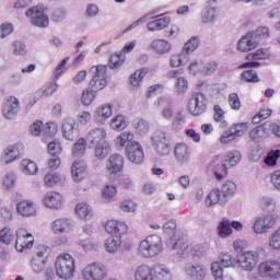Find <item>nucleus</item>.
Listing matches in <instances>:
<instances>
[{
  "label": "nucleus",
  "mask_w": 280,
  "mask_h": 280,
  "mask_svg": "<svg viewBox=\"0 0 280 280\" xmlns=\"http://www.w3.org/2000/svg\"><path fill=\"white\" fill-rule=\"evenodd\" d=\"M138 253L145 259L158 257V255L163 253V240L159 235L147 236L142 242H140Z\"/></svg>",
  "instance_id": "nucleus-1"
},
{
  "label": "nucleus",
  "mask_w": 280,
  "mask_h": 280,
  "mask_svg": "<svg viewBox=\"0 0 280 280\" xmlns=\"http://www.w3.org/2000/svg\"><path fill=\"white\" fill-rule=\"evenodd\" d=\"M56 275L59 279H73L75 272V260L70 254L60 255L55 262Z\"/></svg>",
  "instance_id": "nucleus-2"
},
{
  "label": "nucleus",
  "mask_w": 280,
  "mask_h": 280,
  "mask_svg": "<svg viewBox=\"0 0 280 280\" xmlns=\"http://www.w3.org/2000/svg\"><path fill=\"white\" fill-rule=\"evenodd\" d=\"M235 266H237V260L231 254H221L219 261H214L211 265V272L214 280H224L223 268H235Z\"/></svg>",
  "instance_id": "nucleus-3"
},
{
  "label": "nucleus",
  "mask_w": 280,
  "mask_h": 280,
  "mask_svg": "<svg viewBox=\"0 0 280 280\" xmlns=\"http://www.w3.org/2000/svg\"><path fill=\"white\" fill-rule=\"evenodd\" d=\"M106 71H108L106 66H93L90 69L92 79L90 81L89 89L94 93L102 91L108 84V81L106 80Z\"/></svg>",
  "instance_id": "nucleus-4"
},
{
  "label": "nucleus",
  "mask_w": 280,
  "mask_h": 280,
  "mask_svg": "<svg viewBox=\"0 0 280 280\" xmlns=\"http://www.w3.org/2000/svg\"><path fill=\"white\" fill-rule=\"evenodd\" d=\"M152 145L160 156H167L172 152V144L163 131H156L151 137Z\"/></svg>",
  "instance_id": "nucleus-5"
},
{
  "label": "nucleus",
  "mask_w": 280,
  "mask_h": 280,
  "mask_svg": "<svg viewBox=\"0 0 280 280\" xmlns=\"http://www.w3.org/2000/svg\"><path fill=\"white\" fill-rule=\"evenodd\" d=\"M188 110L194 117L202 115V113L207 110V96H205L202 92L191 93L188 101Z\"/></svg>",
  "instance_id": "nucleus-6"
},
{
  "label": "nucleus",
  "mask_w": 280,
  "mask_h": 280,
  "mask_svg": "<svg viewBox=\"0 0 280 280\" xmlns=\"http://www.w3.org/2000/svg\"><path fill=\"white\" fill-rule=\"evenodd\" d=\"M107 270L102 264L93 262L82 270L84 280H103L106 279Z\"/></svg>",
  "instance_id": "nucleus-7"
},
{
  "label": "nucleus",
  "mask_w": 280,
  "mask_h": 280,
  "mask_svg": "<svg viewBox=\"0 0 280 280\" xmlns=\"http://www.w3.org/2000/svg\"><path fill=\"white\" fill-rule=\"evenodd\" d=\"M268 58H270V50L260 48L254 52H249L246 56L248 62L242 63L240 69H257V67H261V63L255 60H268Z\"/></svg>",
  "instance_id": "nucleus-8"
},
{
  "label": "nucleus",
  "mask_w": 280,
  "mask_h": 280,
  "mask_svg": "<svg viewBox=\"0 0 280 280\" xmlns=\"http://www.w3.org/2000/svg\"><path fill=\"white\" fill-rule=\"evenodd\" d=\"M125 154L131 163H135L136 165H141L145 159V154L143 153V147L140 145L139 142L133 141L129 142L126 145Z\"/></svg>",
  "instance_id": "nucleus-9"
},
{
  "label": "nucleus",
  "mask_w": 280,
  "mask_h": 280,
  "mask_svg": "<svg viewBox=\"0 0 280 280\" xmlns=\"http://www.w3.org/2000/svg\"><path fill=\"white\" fill-rule=\"evenodd\" d=\"M26 16L31 19L35 27H49V16L45 15L43 7H33L26 11Z\"/></svg>",
  "instance_id": "nucleus-10"
},
{
  "label": "nucleus",
  "mask_w": 280,
  "mask_h": 280,
  "mask_svg": "<svg viewBox=\"0 0 280 280\" xmlns=\"http://www.w3.org/2000/svg\"><path fill=\"white\" fill-rule=\"evenodd\" d=\"M167 246L171 250H175L176 255L182 257V259H186L189 255H196L194 248L182 238H172V242H167Z\"/></svg>",
  "instance_id": "nucleus-11"
},
{
  "label": "nucleus",
  "mask_w": 280,
  "mask_h": 280,
  "mask_svg": "<svg viewBox=\"0 0 280 280\" xmlns=\"http://www.w3.org/2000/svg\"><path fill=\"white\" fill-rule=\"evenodd\" d=\"M248 128L247 122H240L230 127L222 136H221V143L226 144L231 143V141H235L237 137H242L246 129Z\"/></svg>",
  "instance_id": "nucleus-12"
},
{
  "label": "nucleus",
  "mask_w": 280,
  "mask_h": 280,
  "mask_svg": "<svg viewBox=\"0 0 280 280\" xmlns=\"http://www.w3.org/2000/svg\"><path fill=\"white\" fill-rule=\"evenodd\" d=\"M61 132L68 141H75L80 137V129H78V124L72 117H67L62 120Z\"/></svg>",
  "instance_id": "nucleus-13"
},
{
  "label": "nucleus",
  "mask_w": 280,
  "mask_h": 280,
  "mask_svg": "<svg viewBox=\"0 0 280 280\" xmlns=\"http://www.w3.org/2000/svg\"><path fill=\"white\" fill-rule=\"evenodd\" d=\"M259 261V254L257 252H245L241 254L237 258V266L242 270L250 271L257 266Z\"/></svg>",
  "instance_id": "nucleus-14"
},
{
  "label": "nucleus",
  "mask_w": 280,
  "mask_h": 280,
  "mask_svg": "<svg viewBox=\"0 0 280 280\" xmlns=\"http://www.w3.org/2000/svg\"><path fill=\"white\" fill-rule=\"evenodd\" d=\"M34 246V236L27 230L21 228L16 231L15 250L23 253L24 248Z\"/></svg>",
  "instance_id": "nucleus-15"
},
{
  "label": "nucleus",
  "mask_w": 280,
  "mask_h": 280,
  "mask_svg": "<svg viewBox=\"0 0 280 280\" xmlns=\"http://www.w3.org/2000/svg\"><path fill=\"white\" fill-rule=\"evenodd\" d=\"M258 272L260 277H270V279H279L280 264L279 261L270 260L259 265Z\"/></svg>",
  "instance_id": "nucleus-16"
},
{
  "label": "nucleus",
  "mask_w": 280,
  "mask_h": 280,
  "mask_svg": "<svg viewBox=\"0 0 280 280\" xmlns=\"http://www.w3.org/2000/svg\"><path fill=\"white\" fill-rule=\"evenodd\" d=\"M209 172H212L214 174L217 180H222V178H226V170H229V166H226L224 160L220 158H214L208 165Z\"/></svg>",
  "instance_id": "nucleus-17"
},
{
  "label": "nucleus",
  "mask_w": 280,
  "mask_h": 280,
  "mask_svg": "<svg viewBox=\"0 0 280 280\" xmlns=\"http://www.w3.org/2000/svg\"><path fill=\"white\" fill-rule=\"evenodd\" d=\"M173 277L172 269L164 264H155L151 267V280H171Z\"/></svg>",
  "instance_id": "nucleus-18"
},
{
  "label": "nucleus",
  "mask_w": 280,
  "mask_h": 280,
  "mask_svg": "<svg viewBox=\"0 0 280 280\" xmlns=\"http://www.w3.org/2000/svg\"><path fill=\"white\" fill-rule=\"evenodd\" d=\"M152 19L154 20L147 24V30L149 32H161V30H165L172 21V19L165 15V13L152 16Z\"/></svg>",
  "instance_id": "nucleus-19"
},
{
  "label": "nucleus",
  "mask_w": 280,
  "mask_h": 280,
  "mask_svg": "<svg viewBox=\"0 0 280 280\" xmlns=\"http://www.w3.org/2000/svg\"><path fill=\"white\" fill-rule=\"evenodd\" d=\"M174 156L180 165H187L191 159V150L186 143H177L174 148Z\"/></svg>",
  "instance_id": "nucleus-20"
},
{
  "label": "nucleus",
  "mask_w": 280,
  "mask_h": 280,
  "mask_svg": "<svg viewBox=\"0 0 280 280\" xmlns=\"http://www.w3.org/2000/svg\"><path fill=\"white\" fill-rule=\"evenodd\" d=\"M19 113V100L14 96L9 97L2 106V115L5 119H14Z\"/></svg>",
  "instance_id": "nucleus-21"
},
{
  "label": "nucleus",
  "mask_w": 280,
  "mask_h": 280,
  "mask_svg": "<svg viewBox=\"0 0 280 280\" xmlns=\"http://www.w3.org/2000/svg\"><path fill=\"white\" fill-rule=\"evenodd\" d=\"M148 49L154 51L158 56H165L172 51V44L166 39H154L151 42Z\"/></svg>",
  "instance_id": "nucleus-22"
},
{
  "label": "nucleus",
  "mask_w": 280,
  "mask_h": 280,
  "mask_svg": "<svg viewBox=\"0 0 280 280\" xmlns=\"http://www.w3.org/2000/svg\"><path fill=\"white\" fill-rule=\"evenodd\" d=\"M272 226H275V219L271 215H267L258 218L255 221L253 229L254 232L261 235L264 233H268V229H272Z\"/></svg>",
  "instance_id": "nucleus-23"
},
{
  "label": "nucleus",
  "mask_w": 280,
  "mask_h": 280,
  "mask_svg": "<svg viewBox=\"0 0 280 280\" xmlns=\"http://www.w3.org/2000/svg\"><path fill=\"white\" fill-rule=\"evenodd\" d=\"M258 45L259 40L255 39L253 32H249L238 40L237 49L238 51H253Z\"/></svg>",
  "instance_id": "nucleus-24"
},
{
  "label": "nucleus",
  "mask_w": 280,
  "mask_h": 280,
  "mask_svg": "<svg viewBox=\"0 0 280 280\" xmlns=\"http://www.w3.org/2000/svg\"><path fill=\"white\" fill-rule=\"evenodd\" d=\"M186 273L192 280H206L207 267L205 265H188L186 267Z\"/></svg>",
  "instance_id": "nucleus-25"
},
{
  "label": "nucleus",
  "mask_w": 280,
  "mask_h": 280,
  "mask_svg": "<svg viewBox=\"0 0 280 280\" xmlns=\"http://www.w3.org/2000/svg\"><path fill=\"white\" fill-rule=\"evenodd\" d=\"M105 231L110 235L121 236L128 231V226L124 222L110 220L106 222Z\"/></svg>",
  "instance_id": "nucleus-26"
},
{
  "label": "nucleus",
  "mask_w": 280,
  "mask_h": 280,
  "mask_svg": "<svg viewBox=\"0 0 280 280\" xmlns=\"http://www.w3.org/2000/svg\"><path fill=\"white\" fill-rule=\"evenodd\" d=\"M23 154V144H15L8 147L4 150L3 161L5 165L12 163L13 161H16Z\"/></svg>",
  "instance_id": "nucleus-27"
},
{
  "label": "nucleus",
  "mask_w": 280,
  "mask_h": 280,
  "mask_svg": "<svg viewBox=\"0 0 280 280\" xmlns=\"http://www.w3.org/2000/svg\"><path fill=\"white\" fill-rule=\"evenodd\" d=\"M270 137V128L268 125H260L249 131V139L254 143H259L262 139H268Z\"/></svg>",
  "instance_id": "nucleus-28"
},
{
  "label": "nucleus",
  "mask_w": 280,
  "mask_h": 280,
  "mask_svg": "<svg viewBox=\"0 0 280 280\" xmlns=\"http://www.w3.org/2000/svg\"><path fill=\"white\" fill-rule=\"evenodd\" d=\"M44 205L48 209H60L62 207V196L58 192H47L44 197Z\"/></svg>",
  "instance_id": "nucleus-29"
},
{
  "label": "nucleus",
  "mask_w": 280,
  "mask_h": 280,
  "mask_svg": "<svg viewBox=\"0 0 280 280\" xmlns=\"http://www.w3.org/2000/svg\"><path fill=\"white\" fill-rule=\"evenodd\" d=\"M86 141H89L91 145H96L97 143L106 142V130H104V128L92 129L86 135Z\"/></svg>",
  "instance_id": "nucleus-30"
},
{
  "label": "nucleus",
  "mask_w": 280,
  "mask_h": 280,
  "mask_svg": "<svg viewBox=\"0 0 280 280\" xmlns=\"http://www.w3.org/2000/svg\"><path fill=\"white\" fill-rule=\"evenodd\" d=\"M107 170L110 174H118L121 170H124V156L120 154H113L108 159Z\"/></svg>",
  "instance_id": "nucleus-31"
},
{
  "label": "nucleus",
  "mask_w": 280,
  "mask_h": 280,
  "mask_svg": "<svg viewBox=\"0 0 280 280\" xmlns=\"http://www.w3.org/2000/svg\"><path fill=\"white\" fill-rule=\"evenodd\" d=\"M16 210L20 215H23L24 218L36 215V206H34L32 201H20L16 206Z\"/></svg>",
  "instance_id": "nucleus-32"
},
{
  "label": "nucleus",
  "mask_w": 280,
  "mask_h": 280,
  "mask_svg": "<svg viewBox=\"0 0 280 280\" xmlns=\"http://www.w3.org/2000/svg\"><path fill=\"white\" fill-rule=\"evenodd\" d=\"M226 205V198L222 196V192L220 189L215 188L212 191L209 192V195L206 198V206L207 207H213V205Z\"/></svg>",
  "instance_id": "nucleus-33"
},
{
  "label": "nucleus",
  "mask_w": 280,
  "mask_h": 280,
  "mask_svg": "<svg viewBox=\"0 0 280 280\" xmlns=\"http://www.w3.org/2000/svg\"><path fill=\"white\" fill-rule=\"evenodd\" d=\"M113 115V107L110 105H102L95 110V121L97 124H105L106 119L112 117Z\"/></svg>",
  "instance_id": "nucleus-34"
},
{
  "label": "nucleus",
  "mask_w": 280,
  "mask_h": 280,
  "mask_svg": "<svg viewBox=\"0 0 280 280\" xmlns=\"http://www.w3.org/2000/svg\"><path fill=\"white\" fill-rule=\"evenodd\" d=\"M135 280H152V267L140 265L133 270Z\"/></svg>",
  "instance_id": "nucleus-35"
},
{
  "label": "nucleus",
  "mask_w": 280,
  "mask_h": 280,
  "mask_svg": "<svg viewBox=\"0 0 280 280\" xmlns=\"http://www.w3.org/2000/svg\"><path fill=\"white\" fill-rule=\"evenodd\" d=\"M51 229L56 235L58 233H69L71 231V221L69 219H57L52 222Z\"/></svg>",
  "instance_id": "nucleus-36"
},
{
  "label": "nucleus",
  "mask_w": 280,
  "mask_h": 280,
  "mask_svg": "<svg viewBox=\"0 0 280 280\" xmlns=\"http://www.w3.org/2000/svg\"><path fill=\"white\" fill-rule=\"evenodd\" d=\"M72 178L75 183L82 180L86 176V165L82 162H74L71 167Z\"/></svg>",
  "instance_id": "nucleus-37"
},
{
  "label": "nucleus",
  "mask_w": 280,
  "mask_h": 280,
  "mask_svg": "<svg viewBox=\"0 0 280 280\" xmlns=\"http://www.w3.org/2000/svg\"><path fill=\"white\" fill-rule=\"evenodd\" d=\"M110 154V144L107 141L94 144V156L101 161Z\"/></svg>",
  "instance_id": "nucleus-38"
},
{
  "label": "nucleus",
  "mask_w": 280,
  "mask_h": 280,
  "mask_svg": "<svg viewBox=\"0 0 280 280\" xmlns=\"http://www.w3.org/2000/svg\"><path fill=\"white\" fill-rule=\"evenodd\" d=\"M242 161V153H240V151H229L225 156L223 162L225 163L228 170L230 167H235V165H237V163H240Z\"/></svg>",
  "instance_id": "nucleus-39"
},
{
  "label": "nucleus",
  "mask_w": 280,
  "mask_h": 280,
  "mask_svg": "<svg viewBox=\"0 0 280 280\" xmlns=\"http://www.w3.org/2000/svg\"><path fill=\"white\" fill-rule=\"evenodd\" d=\"M51 253V248L47 245H37L34 250V255L32 259H39L43 261H48L49 254Z\"/></svg>",
  "instance_id": "nucleus-40"
},
{
  "label": "nucleus",
  "mask_w": 280,
  "mask_h": 280,
  "mask_svg": "<svg viewBox=\"0 0 280 280\" xmlns=\"http://www.w3.org/2000/svg\"><path fill=\"white\" fill-rule=\"evenodd\" d=\"M121 247V236H110L106 240L105 250L115 254Z\"/></svg>",
  "instance_id": "nucleus-41"
},
{
  "label": "nucleus",
  "mask_w": 280,
  "mask_h": 280,
  "mask_svg": "<svg viewBox=\"0 0 280 280\" xmlns=\"http://www.w3.org/2000/svg\"><path fill=\"white\" fill-rule=\"evenodd\" d=\"M75 213L81 220H90L93 217V210L84 202L77 205Z\"/></svg>",
  "instance_id": "nucleus-42"
},
{
  "label": "nucleus",
  "mask_w": 280,
  "mask_h": 280,
  "mask_svg": "<svg viewBox=\"0 0 280 280\" xmlns=\"http://www.w3.org/2000/svg\"><path fill=\"white\" fill-rule=\"evenodd\" d=\"M163 233L170 237L168 242H172V240H178L179 237L176 231V221L170 220L166 223H164Z\"/></svg>",
  "instance_id": "nucleus-43"
},
{
  "label": "nucleus",
  "mask_w": 280,
  "mask_h": 280,
  "mask_svg": "<svg viewBox=\"0 0 280 280\" xmlns=\"http://www.w3.org/2000/svg\"><path fill=\"white\" fill-rule=\"evenodd\" d=\"M86 153V139L80 138L72 147V156L78 159Z\"/></svg>",
  "instance_id": "nucleus-44"
},
{
  "label": "nucleus",
  "mask_w": 280,
  "mask_h": 280,
  "mask_svg": "<svg viewBox=\"0 0 280 280\" xmlns=\"http://www.w3.org/2000/svg\"><path fill=\"white\" fill-rule=\"evenodd\" d=\"M189 62V56L183 50L179 55H172L170 65L173 68L183 67Z\"/></svg>",
  "instance_id": "nucleus-45"
},
{
  "label": "nucleus",
  "mask_w": 280,
  "mask_h": 280,
  "mask_svg": "<svg viewBox=\"0 0 280 280\" xmlns=\"http://www.w3.org/2000/svg\"><path fill=\"white\" fill-rule=\"evenodd\" d=\"M237 189V185L233 180L225 182L221 187V194L225 198L226 202H229V198L235 194Z\"/></svg>",
  "instance_id": "nucleus-46"
},
{
  "label": "nucleus",
  "mask_w": 280,
  "mask_h": 280,
  "mask_svg": "<svg viewBox=\"0 0 280 280\" xmlns=\"http://www.w3.org/2000/svg\"><path fill=\"white\" fill-rule=\"evenodd\" d=\"M132 139H135V135L132 132L124 131L115 139V143H116L117 148H124V145H126V143H127V145L129 143H132L133 142Z\"/></svg>",
  "instance_id": "nucleus-47"
},
{
  "label": "nucleus",
  "mask_w": 280,
  "mask_h": 280,
  "mask_svg": "<svg viewBox=\"0 0 280 280\" xmlns=\"http://www.w3.org/2000/svg\"><path fill=\"white\" fill-rule=\"evenodd\" d=\"M30 267L35 275H40L45 271V268L47 267V260L31 258Z\"/></svg>",
  "instance_id": "nucleus-48"
},
{
  "label": "nucleus",
  "mask_w": 280,
  "mask_h": 280,
  "mask_svg": "<svg viewBox=\"0 0 280 280\" xmlns=\"http://www.w3.org/2000/svg\"><path fill=\"white\" fill-rule=\"evenodd\" d=\"M156 12H159V10H154L151 13H148L145 15H143L142 18L138 19L137 21H135L131 25H129L128 27H126L121 34H128V32H132V30H135V27H139V25H143V23H147L148 20L150 19V16H152V14H156Z\"/></svg>",
  "instance_id": "nucleus-49"
},
{
  "label": "nucleus",
  "mask_w": 280,
  "mask_h": 280,
  "mask_svg": "<svg viewBox=\"0 0 280 280\" xmlns=\"http://www.w3.org/2000/svg\"><path fill=\"white\" fill-rule=\"evenodd\" d=\"M218 233L221 237H229L233 233V229L231 228V221L229 219H223L219 226Z\"/></svg>",
  "instance_id": "nucleus-50"
},
{
  "label": "nucleus",
  "mask_w": 280,
  "mask_h": 280,
  "mask_svg": "<svg viewBox=\"0 0 280 280\" xmlns=\"http://www.w3.org/2000/svg\"><path fill=\"white\" fill-rule=\"evenodd\" d=\"M148 73L147 69H140L137 70L133 74L130 75V84L131 86H139L141 82H143V78H145V74Z\"/></svg>",
  "instance_id": "nucleus-51"
},
{
  "label": "nucleus",
  "mask_w": 280,
  "mask_h": 280,
  "mask_svg": "<svg viewBox=\"0 0 280 280\" xmlns=\"http://www.w3.org/2000/svg\"><path fill=\"white\" fill-rule=\"evenodd\" d=\"M126 60V57H124V54L117 52L110 56L108 67L109 69H119L121 65H124V61Z\"/></svg>",
  "instance_id": "nucleus-52"
},
{
  "label": "nucleus",
  "mask_w": 280,
  "mask_h": 280,
  "mask_svg": "<svg viewBox=\"0 0 280 280\" xmlns=\"http://www.w3.org/2000/svg\"><path fill=\"white\" fill-rule=\"evenodd\" d=\"M96 93L97 92H93L91 88L84 90L81 96V103L83 104V106H91L95 101Z\"/></svg>",
  "instance_id": "nucleus-53"
},
{
  "label": "nucleus",
  "mask_w": 280,
  "mask_h": 280,
  "mask_svg": "<svg viewBox=\"0 0 280 280\" xmlns=\"http://www.w3.org/2000/svg\"><path fill=\"white\" fill-rule=\"evenodd\" d=\"M127 126L128 122L126 121V117H124V115H118L110 121L112 130H125Z\"/></svg>",
  "instance_id": "nucleus-54"
},
{
  "label": "nucleus",
  "mask_w": 280,
  "mask_h": 280,
  "mask_svg": "<svg viewBox=\"0 0 280 280\" xmlns=\"http://www.w3.org/2000/svg\"><path fill=\"white\" fill-rule=\"evenodd\" d=\"M22 172L24 174H30L34 176L38 172V166L36 163L30 161V160H23L21 163Z\"/></svg>",
  "instance_id": "nucleus-55"
},
{
  "label": "nucleus",
  "mask_w": 280,
  "mask_h": 280,
  "mask_svg": "<svg viewBox=\"0 0 280 280\" xmlns=\"http://www.w3.org/2000/svg\"><path fill=\"white\" fill-rule=\"evenodd\" d=\"M218 16L215 8H207L201 14V23H213Z\"/></svg>",
  "instance_id": "nucleus-56"
},
{
  "label": "nucleus",
  "mask_w": 280,
  "mask_h": 280,
  "mask_svg": "<svg viewBox=\"0 0 280 280\" xmlns=\"http://www.w3.org/2000/svg\"><path fill=\"white\" fill-rule=\"evenodd\" d=\"M241 80L255 84L259 82V75H257V71L255 70H245L241 73Z\"/></svg>",
  "instance_id": "nucleus-57"
},
{
  "label": "nucleus",
  "mask_w": 280,
  "mask_h": 280,
  "mask_svg": "<svg viewBox=\"0 0 280 280\" xmlns=\"http://www.w3.org/2000/svg\"><path fill=\"white\" fill-rule=\"evenodd\" d=\"M133 126L140 136L148 135L150 132V125L143 119H136Z\"/></svg>",
  "instance_id": "nucleus-58"
},
{
  "label": "nucleus",
  "mask_w": 280,
  "mask_h": 280,
  "mask_svg": "<svg viewBox=\"0 0 280 280\" xmlns=\"http://www.w3.org/2000/svg\"><path fill=\"white\" fill-rule=\"evenodd\" d=\"M60 180H62L60 175H58L57 173H54V172L48 173L44 177V182H45L46 187H55V185H58V183H60Z\"/></svg>",
  "instance_id": "nucleus-59"
},
{
  "label": "nucleus",
  "mask_w": 280,
  "mask_h": 280,
  "mask_svg": "<svg viewBox=\"0 0 280 280\" xmlns=\"http://www.w3.org/2000/svg\"><path fill=\"white\" fill-rule=\"evenodd\" d=\"M67 19V11L63 8L55 9L50 15V21L54 23H62Z\"/></svg>",
  "instance_id": "nucleus-60"
},
{
  "label": "nucleus",
  "mask_w": 280,
  "mask_h": 280,
  "mask_svg": "<svg viewBox=\"0 0 280 280\" xmlns=\"http://www.w3.org/2000/svg\"><path fill=\"white\" fill-rule=\"evenodd\" d=\"M279 158L280 150L270 151L265 158V164L268 165V167H275V165H277V161H279Z\"/></svg>",
  "instance_id": "nucleus-61"
},
{
  "label": "nucleus",
  "mask_w": 280,
  "mask_h": 280,
  "mask_svg": "<svg viewBox=\"0 0 280 280\" xmlns=\"http://www.w3.org/2000/svg\"><path fill=\"white\" fill-rule=\"evenodd\" d=\"M213 110H214V115H213L214 121H220L221 124L220 127L226 128L228 124H226V120H224V110H222V107H220V105H214Z\"/></svg>",
  "instance_id": "nucleus-62"
},
{
  "label": "nucleus",
  "mask_w": 280,
  "mask_h": 280,
  "mask_svg": "<svg viewBox=\"0 0 280 280\" xmlns=\"http://www.w3.org/2000/svg\"><path fill=\"white\" fill-rule=\"evenodd\" d=\"M13 54L14 56H26L27 55V46L23 44L21 40H14L12 43Z\"/></svg>",
  "instance_id": "nucleus-63"
},
{
  "label": "nucleus",
  "mask_w": 280,
  "mask_h": 280,
  "mask_svg": "<svg viewBox=\"0 0 280 280\" xmlns=\"http://www.w3.org/2000/svg\"><path fill=\"white\" fill-rule=\"evenodd\" d=\"M102 196L104 200H107L108 202H110V200H113V198L117 196V187L113 185L105 186L103 189Z\"/></svg>",
  "instance_id": "nucleus-64"
}]
</instances>
